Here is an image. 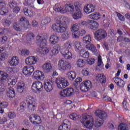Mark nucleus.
Segmentation results:
<instances>
[{
	"mask_svg": "<svg viewBox=\"0 0 130 130\" xmlns=\"http://www.w3.org/2000/svg\"><path fill=\"white\" fill-rule=\"evenodd\" d=\"M83 41L84 43H86V44H90V43H91V41H92V40H91V35H88L85 37H84Z\"/></svg>",
	"mask_w": 130,
	"mask_h": 130,
	"instance_id": "obj_35",
	"label": "nucleus"
},
{
	"mask_svg": "<svg viewBox=\"0 0 130 130\" xmlns=\"http://www.w3.org/2000/svg\"><path fill=\"white\" fill-rule=\"evenodd\" d=\"M56 83L59 89H63L70 85L67 80L61 77H58L56 78Z\"/></svg>",
	"mask_w": 130,
	"mask_h": 130,
	"instance_id": "obj_5",
	"label": "nucleus"
},
{
	"mask_svg": "<svg viewBox=\"0 0 130 130\" xmlns=\"http://www.w3.org/2000/svg\"><path fill=\"white\" fill-rule=\"evenodd\" d=\"M58 41H59V38L57 36V35L53 34L51 36L50 38V42L51 44H52L53 45L56 44V43H58Z\"/></svg>",
	"mask_w": 130,
	"mask_h": 130,
	"instance_id": "obj_20",
	"label": "nucleus"
},
{
	"mask_svg": "<svg viewBox=\"0 0 130 130\" xmlns=\"http://www.w3.org/2000/svg\"><path fill=\"white\" fill-rule=\"evenodd\" d=\"M96 116H98L100 119L104 121V119L107 118V114L105 112L98 110L95 112Z\"/></svg>",
	"mask_w": 130,
	"mask_h": 130,
	"instance_id": "obj_17",
	"label": "nucleus"
},
{
	"mask_svg": "<svg viewBox=\"0 0 130 130\" xmlns=\"http://www.w3.org/2000/svg\"><path fill=\"white\" fill-rule=\"evenodd\" d=\"M80 90L82 92H87V91H88L89 90L88 88L87 87V86L84 83V82H82L80 84Z\"/></svg>",
	"mask_w": 130,
	"mask_h": 130,
	"instance_id": "obj_41",
	"label": "nucleus"
},
{
	"mask_svg": "<svg viewBox=\"0 0 130 130\" xmlns=\"http://www.w3.org/2000/svg\"><path fill=\"white\" fill-rule=\"evenodd\" d=\"M74 5L76 11H81V4H80V3L75 2Z\"/></svg>",
	"mask_w": 130,
	"mask_h": 130,
	"instance_id": "obj_55",
	"label": "nucleus"
},
{
	"mask_svg": "<svg viewBox=\"0 0 130 130\" xmlns=\"http://www.w3.org/2000/svg\"><path fill=\"white\" fill-rule=\"evenodd\" d=\"M25 3L27 6L30 7V8H34V4L33 3V0H25Z\"/></svg>",
	"mask_w": 130,
	"mask_h": 130,
	"instance_id": "obj_49",
	"label": "nucleus"
},
{
	"mask_svg": "<svg viewBox=\"0 0 130 130\" xmlns=\"http://www.w3.org/2000/svg\"><path fill=\"white\" fill-rule=\"evenodd\" d=\"M100 68L101 69H102L103 68V64L102 62V59L101 58V56L99 55L98 58V64L96 66V70H98Z\"/></svg>",
	"mask_w": 130,
	"mask_h": 130,
	"instance_id": "obj_40",
	"label": "nucleus"
},
{
	"mask_svg": "<svg viewBox=\"0 0 130 130\" xmlns=\"http://www.w3.org/2000/svg\"><path fill=\"white\" fill-rule=\"evenodd\" d=\"M74 88H72L63 89L60 92L61 97H72V96H74Z\"/></svg>",
	"mask_w": 130,
	"mask_h": 130,
	"instance_id": "obj_9",
	"label": "nucleus"
},
{
	"mask_svg": "<svg viewBox=\"0 0 130 130\" xmlns=\"http://www.w3.org/2000/svg\"><path fill=\"white\" fill-rule=\"evenodd\" d=\"M36 43L40 45V47L42 46H46L47 44V41L44 39L43 37L40 36H38L36 37Z\"/></svg>",
	"mask_w": 130,
	"mask_h": 130,
	"instance_id": "obj_12",
	"label": "nucleus"
},
{
	"mask_svg": "<svg viewBox=\"0 0 130 130\" xmlns=\"http://www.w3.org/2000/svg\"><path fill=\"white\" fill-rule=\"evenodd\" d=\"M82 25L89 26L90 28L92 30H96L99 26V24L93 20H89L86 21H84L82 22Z\"/></svg>",
	"mask_w": 130,
	"mask_h": 130,
	"instance_id": "obj_8",
	"label": "nucleus"
},
{
	"mask_svg": "<svg viewBox=\"0 0 130 130\" xmlns=\"http://www.w3.org/2000/svg\"><path fill=\"white\" fill-rule=\"evenodd\" d=\"M118 130H127L128 127L125 124H120L118 127Z\"/></svg>",
	"mask_w": 130,
	"mask_h": 130,
	"instance_id": "obj_46",
	"label": "nucleus"
},
{
	"mask_svg": "<svg viewBox=\"0 0 130 130\" xmlns=\"http://www.w3.org/2000/svg\"><path fill=\"white\" fill-rule=\"evenodd\" d=\"M33 77L36 80H43L44 79V74H43V72L40 71H36L33 74Z\"/></svg>",
	"mask_w": 130,
	"mask_h": 130,
	"instance_id": "obj_16",
	"label": "nucleus"
},
{
	"mask_svg": "<svg viewBox=\"0 0 130 130\" xmlns=\"http://www.w3.org/2000/svg\"><path fill=\"white\" fill-rule=\"evenodd\" d=\"M82 73L83 74V76H89V69L85 68L82 71Z\"/></svg>",
	"mask_w": 130,
	"mask_h": 130,
	"instance_id": "obj_58",
	"label": "nucleus"
},
{
	"mask_svg": "<svg viewBox=\"0 0 130 130\" xmlns=\"http://www.w3.org/2000/svg\"><path fill=\"white\" fill-rule=\"evenodd\" d=\"M72 48V44L66 43L65 44V47L62 50L70 51V49Z\"/></svg>",
	"mask_w": 130,
	"mask_h": 130,
	"instance_id": "obj_52",
	"label": "nucleus"
},
{
	"mask_svg": "<svg viewBox=\"0 0 130 130\" xmlns=\"http://www.w3.org/2000/svg\"><path fill=\"white\" fill-rule=\"evenodd\" d=\"M83 82L85 84V86H86L88 90H90V89L92 88L93 84H92V82H91L90 80H86L85 81H83Z\"/></svg>",
	"mask_w": 130,
	"mask_h": 130,
	"instance_id": "obj_43",
	"label": "nucleus"
},
{
	"mask_svg": "<svg viewBox=\"0 0 130 130\" xmlns=\"http://www.w3.org/2000/svg\"><path fill=\"white\" fill-rule=\"evenodd\" d=\"M42 69L44 73H50L52 70V64L49 62H46L43 65Z\"/></svg>",
	"mask_w": 130,
	"mask_h": 130,
	"instance_id": "obj_15",
	"label": "nucleus"
},
{
	"mask_svg": "<svg viewBox=\"0 0 130 130\" xmlns=\"http://www.w3.org/2000/svg\"><path fill=\"white\" fill-rule=\"evenodd\" d=\"M82 123H83L87 128H92L93 125L94 124L95 127H99L103 124L104 121L103 120L96 119L95 120V123H94V118L92 116H90L87 114H84L82 116V119L81 120Z\"/></svg>",
	"mask_w": 130,
	"mask_h": 130,
	"instance_id": "obj_1",
	"label": "nucleus"
},
{
	"mask_svg": "<svg viewBox=\"0 0 130 130\" xmlns=\"http://www.w3.org/2000/svg\"><path fill=\"white\" fill-rule=\"evenodd\" d=\"M34 34L29 33L26 36V39L28 41H31V40L34 39Z\"/></svg>",
	"mask_w": 130,
	"mask_h": 130,
	"instance_id": "obj_54",
	"label": "nucleus"
},
{
	"mask_svg": "<svg viewBox=\"0 0 130 130\" xmlns=\"http://www.w3.org/2000/svg\"><path fill=\"white\" fill-rule=\"evenodd\" d=\"M82 81H83V79H82V78H80V77L77 78L73 83L74 88H76V89H78V88H79V86H80V83H81Z\"/></svg>",
	"mask_w": 130,
	"mask_h": 130,
	"instance_id": "obj_34",
	"label": "nucleus"
},
{
	"mask_svg": "<svg viewBox=\"0 0 130 130\" xmlns=\"http://www.w3.org/2000/svg\"><path fill=\"white\" fill-rule=\"evenodd\" d=\"M33 72H34V67L32 66H25L22 70L23 74L27 77L31 76Z\"/></svg>",
	"mask_w": 130,
	"mask_h": 130,
	"instance_id": "obj_10",
	"label": "nucleus"
},
{
	"mask_svg": "<svg viewBox=\"0 0 130 130\" xmlns=\"http://www.w3.org/2000/svg\"><path fill=\"white\" fill-rule=\"evenodd\" d=\"M64 10H66V13L68 11H69V13H73L74 11H75V7H74V5L72 4H68L66 6Z\"/></svg>",
	"mask_w": 130,
	"mask_h": 130,
	"instance_id": "obj_32",
	"label": "nucleus"
},
{
	"mask_svg": "<svg viewBox=\"0 0 130 130\" xmlns=\"http://www.w3.org/2000/svg\"><path fill=\"white\" fill-rule=\"evenodd\" d=\"M48 52H49V49L48 48L44 46L40 47L39 53L42 56H44V55H45Z\"/></svg>",
	"mask_w": 130,
	"mask_h": 130,
	"instance_id": "obj_24",
	"label": "nucleus"
},
{
	"mask_svg": "<svg viewBox=\"0 0 130 130\" xmlns=\"http://www.w3.org/2000/svg\"><path fill=\"white\" fill-rule=\"evenodd\" d=\"M60 50V46L59 45H55L52 48L51 52L53 54H57V53Z\"/></svg>",
	"mask_w": 130,
	"mask_h": 130,
	"instance_id": "obj_36",
	"label": "nucleus"
},
{
	"mask_svg": "<svg viewBox=\"0 0 130 130\" xmlns=\"http://www.w3.org/2000/svg\"><path fill=\"white\" fill-rule=\"evenodd\" d=\"M26 102L27 103V109L29 111L31 112L34 111L37 105L35 99L30 95L27 96L26 98Z\"/></svg>",
	"mask_w": 130,
	"mask_h": 130,
	"instance_id": "obj_3",
	"label": "nucleus"
},
{
	"mask_svg": "<svg viewBox=\"0 0 130 130\" xmlns=\"http://www.w3.org/2000/svg\"><path fill=\"white\" fill-rule=\"evenodd\" d=\"M12 21L11 20L7 19H4L3 25H4L5 27H10Z\"/></svg>",
	"mask_w": 130,
	"mask_h": 130,
	"instance_id": "obj_48",
	"label": "nucleus"
},
{
	"mask_svg": "<svg viewBox=\"0 0 130 130\" xmlns=\"http://www.w3.org/2000/svg\"><path fill=\"white\" fill-rule=\"evenodd\" d=\"M9 64L11 67H16L19 64V59L17 56L12 57L9 62Z\"/></svg>",
	"mask_w": 130,
	"mask_h": 130,
	"instance_id": "obj_25",
	"label": "nucleus"
},
{
	"mask_svg": "<svg viewBox=\"0 0 130 130\" xmlns=\"http://www.w3.org/2000/svg\"><path fill=\"white\" fill-rule=\"evenodd\" d=\"M86 48H87V49L89 50H91V51H92V52H96L97 51L96 47H95V46L92 44H88V45H86Z\"/></svg>",
	"mask_w": 130,
	"mask_h": 130,
	"instance_id": "obj_37",
	"label": "nucleus"
},
{
	"mask_svg": "<svg viewBox=\"0 0 130 130\" xmlns=\"http://www.w3.org/2000/svg\"><path fill=\"white\" fill-rule=\"evenodd\" d=\"M95 5L92 4L87 5L86 7H84V11L86 14H90L95 11Z\"/></svg>",
	"mask_w": 130,
	"mask_h": 130,
	"instance_id": "obj_19",
	"label": "nucleus"
},
{
	"mask_svg": "<svg viewBox=\"0 0 130 130\" xmlns=\"http://www.w3.org/2000/svg\"><path fill=\"white\" fill-rule=\"evenodd\" d=\"M9 13V10L6 7L0 8V15L2 16H7Z\"/></svg>",
	"mask_w": 130,
	"mask_h": 130,
	"instance_id": "obj_39",
	"label": "nucleus"
},
{
	"mask_svg": "<svg viewBox=\"0 0 130 130\" xmlns=\"http://www.w3.org/2000/svg\"><path fill=\"white\" fill-rule=\"evenodd\" d=\"M8 84L10 86H15L17 83V79H10L8 81Z\"/></svg>",
	"mask_w": 130,
	"mask_h": 130,
	"instance_id": "obj_53",
	"label": "nucleus"
},
{
	"mask_svg": "<svg viewBox=\"0 0 130 130\" xmlns=\"http://www.w3.org/2000/svg\"><path fill=\"white\" fill-rule=\"evenodd\" d=\"M80 54L82 57L84 58H88L90 56V54H89V52L84 49H81L80 51Z\"/></svg>",
	"mask_w": 130,
	"mask_h": 130,
	"instance_id": "obj_33",
	"label": "nucleus"
},
{
	"mask_svg": "<svg viewBox=\"0 0 130 130\" xmlns=\"http://www.w3.org/2000/svg\"><path fill=\"white\" fill-rule=\"evenodd\" d=\"M70 118L72 120H77L78 119V115L75 113H73L70 115Z\"/></svg>",
	"mask_w": 130,
	"mask_h": 130,
	"instance_id": "obj_59",
	"label": "nucleus"
},
{
	"mask_svg": "<svg viewBox=\"0 0 130 130\" xmlns=\"http://www.w3.org/2000/svg\"><path fill=\"white\" fill-rule=\"evenodd\" d=\"M114 82L117 85L118 88H121L124 87V85H125V82L123 80L120 79L118 77H115L113 79Z\"/></svg>",
	"mask_w": 130,
	"mask_h": 130,
	"instance_id": "obj_14",
	"label": "nucleus"
},
{
	"mask_svg": "<svg viewBox=\"0 0 130 130\" xmlns=\"http://www.w3.org/2000/svg\"><path fill=\"white\" fill-rule=\"evenodd\" d=\"M95 63V59L94 58L89 59L87 60V63L89 64V66H92L93 63Z\"/></svg>",
	"mask_w": 130,
	"mask_h": 130,
	"instance_id": "obj_64",
	"label": "nucleus"
},
{
	"mask_svg": "<svg viewBox=\"0 0 130 130\" xmlns=\"http://www.w3.org/2000/svg\"><path fill=\"white\" fill-rule=\"evenodd\" d=\"M70 36H71V32L70 31H66L61 35V38L63 40H67V39L70 38Z\"/></svg>",
	"mask_w": 130,
	"mask_h": 130,
	"instance_id": "obj_42",
	"label": "nucleus"
},
{
	"mask_svg": "<svg viewBox=\"0 0 130 130\" xmlns=\"http://www.w3.org/2000/svg\"><path fill=\"white\" fill-rule=\"evenodd\" d=\"M21 11V7L16 6L14 8H13V13L14 14H15V15H17L19 12Z\"/></svg>",
	"mask_w": 130,
	"mask_h": 130,
	"instance_id": "obj_60",
	"label": "nucleus"
},
{
	"mask_svg": "<svg viewBox=\"0 0 130 130\" xmlns=\"http://www.w3.org/2000/svg\"><path fill=\"white\" fill-rule=\"evenodd\" d=\"M71 30L72 32H75L76 31H79V25L78 24H74L71 27Z\"/></svg>",
	"mask_w": 130,
	"mask_h": 130,
	"instance_id": "obj_50",
	"label": "nucleus"
},
{
	"mask_svg": "<svg viewBox=\"0 0 130 130\" xmlns=\"http://www.w3.org/2000/svg\"><path fill=\"white\" fill-rule=\"evenodd\" d=\"M29 120L31 123H33V124H39L41 122H42L41 118H40V116L35 114L31 115L29 117Z\"/></svg>",
	"mask_w": 130,
	"mask_h": 130,
	"instance_id": "obj_11",
	"label": "nucleus"
},
{
	"mask_svg": "<svg viewBox=\"0 0 130 130\" xmlns=\"http://www.w3.org/2000/svg\"><path fill=\"white\" fill-rule=\"evenodd\" d=\"M67 28L66 22H62L59 20H57L56 23H54L52 26V29L53 31L58 33H63L65 31H67Z\"/></svg>",
	"mask_w": 130,
	"mask_h": 130,
	"instance_id": "obj_2",
	"label": "nucleus"
},
{
	"mask_svg": "<svg viewBox=\"0 0 130 130\" xmlns=\"http://www.w3.org/2000/svg\"><path fill=\"white\" fill-rule=\"evenodd\" d=\"M38 61V58L35 56H29L25 59V63L29 66L31 64H35Z\"/></svg>",
	"mask_w": 130,
	"mask_h": 130,
	"instance_id": "obj_13",
	"label": "nucleus"
},
{
	"mask_svg": "<svg viewBox=\"0 0 130 130\" xmlns=\"http://www.w3.org/2000/svg\"><path fill=\"white\" fill-rule=\"evenodd\" d=\"M7 94L8 97H9V98H14L16 95V92H15L14 88L10 87L8 89Z\"/></svg>",
	"mask_w": 130,
	"mask_h": 130,
	"instance_id": "obj_29",
	"label": "nucleus"
},
{
	"mask_svg": "<svg viewBox=\"0 0 130 130\" xmlns=\"http://www.w3.org/2000/svg\"><path fill=\"white\" fill-rule=\"evenodd\" d=\"M44 88L46 92H51L53 90V84L51 82H46L44 83Z\"/></svg>",
	"mask_w": 130,
	"mask_h": 130,
	"instance_id": "obj_18",
	"label": "nucleus"
},
{
	"mask_svg": "<svg viewBox=\"0 0 130 130\" xmlns=\"http://www.w3.org/2000/svg\"><path fill=\"white\" fill-rule=\"evenodd\" d=\"M117 16L118 18V19L120 20V21H121L122 22H124L125 19L124 18V16L122 15H121L120 13H118V12H116Z\"/></svg>",
	"mask_w": 130,
	"mask_h": 130,
	"instance_id": "obj_57",
	"label": "nucleus"
},
{
	"mask_svg": "<svg viewBox=\"0 0 130 130\" xmlns=\"http://www.w3.org/2000/svg\"><path fill=\"white\" fill-rule=\"evenodd\" d=\"M75 47L77 49H80L81 47V42H78L76 41L75 42Z\"/></svg>",
	"mask_w": 130,
	"mask_h": 130,
	"instance_id": "obj_63",
	"label": "nucleus"
},
{
	"mask_svg": "<svg viewBox=\"0 0 130 130\" xmlns=\"http://www.w3.org/2000/svg\"><path fill=\"white\" fill-rule=\"evenodd\" d=\"M122 105L125 110H127V102L126 101V99H124L123 100Z\"/></svg>",
	"mask_w": 130,
	"mask_h": 130,
	"instance_id": "obj_62",
	"label": "nucleus"
},
{
	"mask_svg": "<svg viewBox=\"0 0 130 130\" xmlns=\"http://www.w3.org/2000/svg\"><path fill=\"white\" fill-rule=\"evenodd\" d=\"M13 28L16 31H22V24L19 23H15L13 24Z\"/></svg>",
	"mask_w": 130,
	"mask_h": 130,
	"instance_id": "obj_38",
	"label": "nucleus"
},
{
	"mask_svg": "<svg viewBox=\"0 0 130 130\" xmlns=\"http://www.w3.org/2000/svg\"><path fill=\"white\" fill-rule=\"evenodd\" d=\"M76 12L72 14V17L74 20H78V19H81L82 18V16H83V14L81 10H76Z\"/></svg>",
	"mask_w": 130,
	"mask_h": 130,
	"instance_id": "obj_27",
	"label": "nucleus"
},
{
	"mask_svg": "<svg viewBox=\"0 0 130 130\" xmlns=\"http://www.w3.org/2000/svg\"><path fill=\"white\" fill-rule=\"evenodd\" d=\"M25 90V83L23 81L18 82L17 91L18 93H23Z\"/></svg>",
	"mask_w": 130,
	"mask_h": 130,
	"instance_id": "obj_22",
	"label": "nucleus"
},
{
	"mask_svg": "<svg viewBox=\"0 0 130 130\" xmlns=\"http://www.w3.org/2000/svg\"><path fill=\"white\" fill-rule=\"evenodd\" d=\"M89 18L93 20H99L101 18V15L98 12H94L89 15Z\"/></svg>",
	"mask_w": 130,
	"mask_h": 130,
	"instance_id": "obj_31",
	"label": "nucleus"
},
{
	"mask_svg": "<svg viewBox=\"0 0 130 130\" xmlns=\"http://www.w3.org/2000/svg\"><path fill=\"white\" fill-rule=\"evenodd\" d=\"M96 80L102 84H104L106 82L105 76L102 74L97 75L96 76Z\"/></svg>",
	"mask_w": 130,
	"mask_h": 130,
	"instance_id": "obj_30",
	"label": "nucleus"
},
{
	"mask_svg": "<svg viewBox=\"0 0 130 130\" xmlns=\"http://www.w3.org/2000/svg\"><path fill=\"white\" fill-rule=\"evenodd\" d=\"M23 13L25 15V16H32L33 15V12H29L28 10V8H25L22 10Z\"/></svg>",
	"mask_w": 130,
	"mask_h": 130,
	"instance_id": "obj_44",
	"label": "nucleus"
},
{
	"mask_svg": "<svg viewBox=\"0 0 130 130\" xmlns=\"http://www.w3.org/2000/svg\"><path fill=\"white\" fill-rule=\"evenodd\" d=\"M34 130H45V128L42 125H38L34 127Z\"/></svg>",
	"mask_w": 130,
	"mask_h": 130,
	"instance_id": "obj_61",
	"label": "nucleus"
},
{
	"mask_svg": "<svg viewBox=\"0 0 130 130\" xmlns=\"http://www.w3.org/2000/svg\"><path fill=\"white\" fill-rule=\"evenodd\" d=\"M8 78H9V75H8V74H7L5 72L1 71V79L2 80V81H4V80H6V79H8Z\"/></svg>",
	"mask_w": 130,
	"mask_h": 130,
	"instance_id": "obj_51",
	"label": "nucleus"
},
{
	"mask_svg": "<svg viewBox=\"0 0 130 130\" xmlns=\"http://www.w3.org/2000/svg\"><path fill=\"white\" fill-rule=\"evenodd\" d=\"M61 52V54L67 59H72L73 58V54L70 51L62 50Z\"/></svg>",
	"mask_w": 130,
	"mask_h": 130,
	"instance_id": "obj_23",
	"label": "nucleus"
},
{
	"mask_svg": "<svg viewBox=\"0 0 130 130\" xmlns=\"http://www.w3.org/2000/svg\"><path fill=\"white\" fill-rule=\"evenodd\" d=\"M53 9L54 11H55V12H59L61 14L67 13V10L64 9V8H62L61 6H58V4H56Z\"/></svg>",
	"mask_w": 130,
	"mask_h": 130,
	"instance_id": "obj_28",
	"label": "nucleus"
},
{
	"mask_svg": "<svg viewBox=\"0 0 130 130\" xmlns=\"http://www.w3.org/2000/svg\"><path fill=\"white\" fill-rule=\"evenodd\" d=\"M95 39L100 41L107 37V32L103 29H99L94 32Z\"/></svg>",
	"mask_w": 130,
	"mask_h": 130,
	"instance_id": "obj_4",
	"label": "nucleus"
},
{
	"mask_svg": "<svg viewBox=\"0 0 130 130\" xmlns=\"http://www.w3.org/2000/svg\"><path fill=\"white\" fill-rule=\"evenodd\" d=\"M8 57L7 53H2L0 55V61H4Z\"/></svg>",
	"mask_w": 130,
	"mask_h": 130,
	"instance_id": "obj_56",
	"label": "nucleus"
},
{
	"mask_svg": "<svg viewBox=\"0 0 130 130\" xmlns=\"http://www.w3.org/2000/svg\"><path fill=\"white\" fill-rule=\"evenodd\" d=\"M58 69L60 71H67L71 69V63L69 62L63 61L62 59H60L58 62Z\"/></svg>",
	"mask_w": 130,
	"mask_h": 130,
	"instance_id": "obj_6",
	"label": "nucleus"
},
{
	"mask_svg": "<svg viewBox=\"0 0 130 130\" xmlns=\"http://www.w3.org/2000/svg\"><path fill=\"white\" fill-rule=\"evenodd\" d=\"M77 66L79 68H84L85 66V62H84V60L82 59H79L77 61Z\"/></svg>",
	"mask_w": 130,
	"mask_h": 130,
	"instance_id": "obj_45",
	"label": "nucleus"
},
{
	"mask_svg": "<svg viewBox=\"0 0 130 130\" xmlns=\"http://www.w3.org/2000/svg\"><path fill=\"white\" fill-rule=\"evenodd\" d=\"M33 92H41L43 90L42 82L39 81H34L31 86Z\"/></svg>",
	"mask_w": 130,
	"mask_h": 130,
	"instance_id": "obj_7",
	"label": "nucleus"
},
{
	"mask_svg": "<svg viewBox=\"0 0 130 130\" xmlns=\"http://www.w3.org/2000/svg\"><path fill=\"white\" fill-rule=\"evenodd\" d=\"M77 74L74 71H70L67 74V77L70 81H74L76 79Z\"/></svg>",
	"mask_w": 130,
	"mask_h": 130,
	"instance_id": "obj_26",
	"label": "nucleus"
},
{
	"mask_svg": "<svg viewBox=\"0 0 130 130\" xmlns=\"http://www.w3.org/2000/svg\"><path fill=\"white\" fill-rule=\"evenodd\" d=\"M70 122L68 120L63 121V123L59 126L58 130H69V124Z\"/></svg>",
	"mask_w": 130,
	"mask_h": 130,
	"instance_id": "obj_21",
	"label": "nucleus"
},
{
	"mask_svg": "<svg viewBox=\"0 0 130 130\" xmlns=\"http://www.w3.org/2000/svg\"><path fill=\"white\" fill-rule=\"evenodd\" d=\"M72 35L74 38L78 39L80 38V36H81L80 31L79 30L74 31L72 34Z\"/></svg>",
	"mask_w": 130,
	"mask_h": 130,
	"instance_id": "obj_47",
	"label": "nucleus"
}]
</instances>
